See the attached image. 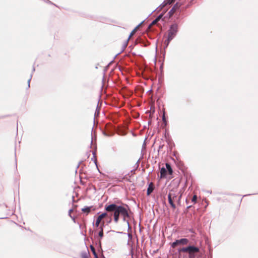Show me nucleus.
<instances>
[{"label": "nucleus", "instance_id": "1", "mask_svg": "<svg viewBox=\"0 0 258 258\" xmlns=\"http://www.w3.org/2000/svg\"><path fill=\"white\" fill-rule=\"evenodd\" d=\"M105 210L106 212L104 213L107 215L106 218L109 219L108 223L112 221V217L113 216L114 221L117 223L119 220V216L122 217L124 220L128 217V212L126 208L121 206H117L116 204H112L109 205H106Z\"/></svg>", "mask_w": 258, "mask_h": 258}, {"label": "nucleus", "instance_id": "2", "mask_svg": "<svg viewBox=\"0 0 258 258\" xmlns=\"http://www.w3.org/2000/svg\"><path fill=\"white\" fill-rule=\"evenodd\" d=\"M181 196L182 194H180L177 188H173L170 190L168 195V199L169 203L173 209L176 208L174 202H177V203L179 204L180 203Z\"/></svg>", "mask_w": 258, "mask_h": 258}, {"label": "nucleus", "instance_id": "3", "mask_svg": "<svg viewBox=\"0 0 258 258\" xmlns=\"http://www.w3.org/2000/svg\"><path fill=\"white\" fill-rule=\"evenodd\" d=\"M178 25L173 24L171 25L168 32L167 39L165 41L167 45L169 44L170 42L175 37L178 32Z\"/></svg>", "mask_w": 258, "mask_h": 258}, {"label": "nucleus", "instance_id": "4", "mask_svg": "<svg viewBox=\"0 0 258 258\" xmlns=\"http://www.w3.org/2000/svg\"><path fill=\"white\" fill-rule=\"evenodd\" d=\"M180 251L188 252L189 254H192L198 252L199 251V248L194 246H189L186 247L182 248L180 250Z\"/></svg>", "mask_w": 258, "mask_h": 258}, {"label": "nucleus", "instance_id": "5", "mask_svg": "<svg viewBox=\"0 0 258 258\" xmlns=\"http://www.w3.org/2000/svg\"><path fill=\"white\" fill-rule=\"evenodd\" d=\"M188 243V240L186 238H182L179 240H176L172 243V247L175 248L178 245H186Z\"/></svg>", "mask_w": 258, "mask_h": 258}, {"label": "nucleus", "instance_id": "6", "mask_svg": "<svg viewBox=\"0 0 258 258\" xmlns=\"http://www.w3.org/2000/svg\"><path fill=\"white\" fill-rule=\"evenodd\" d=\"M107 215L105 213H102L101 215H100L97 218L96 222H95V226L96 227H99L100 224L102 222V220L103 219L106 218V216Z\"/></svg>", "mask_w": 258, "mask_h": 258}, {"label": "nucleus", "instance_id": "7", "mask_svg": "<svg viewBox=\"0 0 258 258\" xmlns=\"http://www.w3.org/2000/svg\"><path fill=\"white\" fill-rule=\"evenodd\" d=\"M154 190V184L153 182H150L147 189V195L149 196Z\"/></svg>", "mask_w": 258, "mask_h": 258}, {"label": "nucleus", "instance_id": "8", "mask_svg": "<svg viewBox=\"0 0 258 258\" xmlns=\"http://www.w3.org/2000/svg\"><path fill=\"white\" fill-rule=\"evenodd\" d=\"M104 225V221H102L101 226L99 227L100 231L98 233L99 236L102 238L103 236V226Z\"/></svg>", "mask_w": 258, "mask_h": 258}, {"label": "nucleus", "instance_id": "9", "mask_svg": "<svg viewBox=\"0 0 258 258\" xmlns=\"http://www.w3.org/2000/svg\"><path fill=\"white\" fill-rule=\"evenodd\" d=\"M167 171L166 169L164 167L162 168L160 170V178H163L165 177Z\"/></svg>", "mask_w": 258, "mask_h": 258}, {"label": "nucleus", "instance_id": "10", "mask_svg": "<svg viewBox=\"0 0 258 258\" xmlns=\"http://www.w3.org/2000/svg\"><path fill=\"white\" fill-rule=\"evenodd\" d=\"M91 208L92 207H86L82 209V211L88 214L90 212Z\"/></svg>", "mask_w": 258, "mask_h": 258}, {"label": "nucleus", "instance_id": "11", "mask_svg": "<svg viewBox=\"0 0 258 258\" xmlns=\"http://www.w3.org/2000/svg\"><path fill=\"white\" fill-rule=\"evenodd\" d=\"M168 4V2L165 0L158 8V9H159V10H162L164 7H165Z\"/></svg>", "mask_w": 258, "mask_h": 258}, {"label": "nucleus", "instance_id": "12", "mask_svg": "<svg viewBox=\"0 0 258 258\" xmlns=\"http://www.w3.org/2000/svg\"><path fill=\"white\" fill-rule=\"evenodd\" d=\"M142 23H141L140 24H139V25H138L132 31V32L131 33L129 37H128V40L130 39V38L135 33L136 31H137V29L140 27V26L141 25Z\"/></svg>", "mask_w": 258, "mask_h": 258}, {"label": "nucleus", "instance_id": "13", "mask_svg": "<svg viewBox=\"0 0 258 258\" xmlns=\"http://www.w3.org/2000/svg\"><path fill=\"white\" fill-rule=\"evenodd\" d=\"M166 168H167V169L169 174H172V173H173V170H172V169L171 168V167L170 165V164H168V163H166Z\"/></svg>", "mask_w": 258, "mask_h": 258}, {"label": "nucleus", "instance_id": "14", "mask_svg": "<svg viewBox=\"0 0 258 258\" xmlns=\"http://www.w3.org/2000/svg\"><path fill=\"white\" fill-rule=\"evenodd\" d=\"M90 248H91V251H92L93 254L95 256V258H98V256H97V254L96 252V251H95V248L93 247V246L92 245H91L90 246Z\"/></svg>", "mask_w": 258, "mask_h": 258}, {"label": "nucleus", "instance_id": "15", "mask_svg": "<svg viewBox=\"0 0 258 258\" xmlns=\"http://www.w3.org/2000/svg\"><path fill=\"white\" fill-rule=\"evenodd\" d=\"M197 195H194L191 199V201L194 204H196L197 203Z\"/></svg>", "mask_w": 258, "mask_h": 258}, {"label": "nucleus", "instance_id": "16", "mask_svg": "<svg viewBox=\"0 0 258 258\" xmlns=\"http://www.w3.org/2000/svg\"><path fill=\"white\" fill-rule=\"evenodd\" d=\"M163 14H161L160 15H159L156 18V19L158 21H159L163 17Z\"/></svg>", "mask_w": 258, "mask_h": 258}, {"label": "nucleus", "instance_id": "17", "mask_svg": "<svg viewBox=\"0 0 258 258\" xmlns=\"http://www.w3.org/2000/svg\"><path fill=\"white\" fill-rule=\"evenodd\" d=\"M163 14H161L160 15H159L156 18V19L158 21H159L163 17Z\"/></svg>", "mask_w": 258, "mask_h": 258}, {"label": "nucleus", "instance_id": "18", "mask_svg": "<svg viewBox=\"0 0 258 258\" xmlns=\"http://www.w3.org/2000/svg\"><path fill=\"white\" fill-rule=\"evenodd\" d=\"M82 258H88V257L87 254L86 253H85L82 255Z\"/></svg>", "mask_w": 258, "mask_h": 258}, {"label": "nucleus", "instance_id": "19", "mask_svg": "<svg viewBox=\"0 0 258 258\" xmlns=\"http://www.w3.org/2000/svg\"><path fill=\"white\" fill-rule=\"evenodd\" d=\"M168 2V4L170 5L174 2V0H166Z\"/></svg>", "mask_w": 258, "mask_h": 258}, {"label": "nucleus", "instance_id": "20", "mask_svg": "<svg viewBox=\"0 0 258 258\" xmlns=\"http://www.w3.org/2000/svg\"><path fill=\"white\" fill-rule=\"evenodd\" d=\"M158 21H157V19H155L152 22V25H154V24H156Z\"/></svg>", "mask_w": 258, "mask_h": 258}, {"label": "nucleus", "instance_id": "21", "mask_svg": "<svg viewBox=\"0 0 258 258\" xmlns=\"http://www.w3.org/2000/svg\"><path fill=\"white\" fill-rule=\"evenodd\" d=\"M162 119L164 122H166L165 117V113H164L162 116Z\"/></svg>", "mask_w": 258, "mask_h": 258}, {"label": "nucleus", "instance_id": "22", "mask_svg": "<svg viewBox=\"0 0 258 258\" xmlns=\"http://www.w3.org/2000/svg\"><path fill=\"white\" fill-rule=\"evenodd\" d=\"M174 7L173 8H172V9L169 12V13L170 14H172L174 12Z\"/></svg>", "mask_w": 258, "mask_h": 258}, {"label": "nucleus", "instance_id": "23", "mask_svg": "<svg viewBox=\"0 0 258 258\" xmlns=\"http://www.w3.org/2000/svg\"><path fill=\"white\" fill-rule=\"evenodd\" d=\"M46 3H51L50 1H49V0H44Z\"/></svg>", "mask_w": 258, "mask_h": 258}, {"label": "nucleus", "instance_id": "24", "mask_svg": "<svg viewBox=\"0 0 258 258\" xmlns=\"http://www.w3.org/2000/svg\"><path fill=\"white\" fill-rule=\"evenodd\" d=\"M127 42H128V40L126 42V43H125V46H127Z\"/></svg>", "mask_w": 258, "mask_h": 258}]
</instances>
